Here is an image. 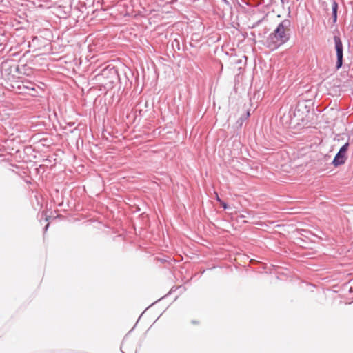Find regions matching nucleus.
<instances>
[{
  "mask_svg": "<svg viewBox=\"0 0 353 353\" xmlns=\"http://www.w3.org/2000/svg\"><path fill=\"white\" fill-rule=\"evenodd\" d=\"M291 21L285 19L281 21L275 30L271 32L265 40L266 46L272 50L279 48L290 39Z\"/></svg>",
  "mask_w": 353,
  "mask_h": 353,
  "instance_id": "obj_1",
  "label": "nucleus"
},
{
  "mask_svg": "<svg viewBox=\"0 0 353 353\" xmlns=\"http://www.w3.org/2000/svg\"><path fill=\"white\" fill-rule=\"evenodd\" d=\"M0 68L2 77L7 81L14 79L15 73H21L19 65L14 59H7L2 61Z\"/></svg>",
  "mask_w": 353,
  "mask_h": 353,
  "instance_id": "obj_2",
  "label": "nucleus"
},
{
  "mask_svg": "<svg viewBox=\"0 0 353 353\" xmlns=\"http://www.w3.org/2000/svg\"><path fill=\"white\" fill-rule=\"evenodd\" d=\"M98 77H103L109 80L110 83L114 82L119 77L117 70L114 66L108 65L101 70L100 73L97 74Z\"/></svg>",
  "mask_w": 353,
  "mask_h": 353,
  "instance_id": "obj_3",
  "label": "nucleus"
},
{
  "mask_svg": "<svg viewBox=\"0 0 353 353\" xmlns=\"http://www.w3.org/2000/svg\"><path fill=\"white\" fill-rule=\"evenodd\" d=\"M334 41L335 44V50L336 52V70L340 69L343 65V47L341 38L337 36H334Z\"/></svg>",
  "mask_w": 353,
  "mask_h": 353,
  "instance_id": "obj_4",
  "label": "nucleus"
},
{
  "mask_svg": "<svg viewBox=\"0 0 353 353\" xmlns=\"http://www.w3.org/2000/svg\"><path fill=\"white\" fill-rule=\"evenodd\" d=\"M348 147L349 143H346L340 148L332 163L334 167L340 166L345 163L347 159L345 154Z\"/></svg>",
  "mask_w": 353,
  "mask_h": 353,
  "instance_id": "obj_5",
  "label": "nucleus"
},
{
  "mask_svg": "<svg viewBox=\"0 0 353 353\" xmlns=\"http://www.w3.org/2000/svg\"><path fill=\"white\" fill-rule=\"evenodd\" d=\"M24 87V93L33 95L30 92L35 91L34 83L28 80H23L20 83Z\"/></svg>",
  "mask_w": 353,
  "mask_h": 353,
  "instance_id": "obj_6",
  "label": "nucleus"
},
{
  "mask_svg": "<svg viewBox=\"0 0 353 353\" xmlns=\"http://www.w3.org/2000/svg\"><path fill=\"white\" fill-rule=\"evenodd\" d=\"M331 7H332V17L333 19V23H336L337 20V10H338V3L335 0L331 1Z\"/></svg>",
  "mask_w": 353,
  "mask_h": 353,
  "instance_id": "obj_7",
  "label": "nucleus"
},
{
  "mask_svg": "<svg viewBox=\"0 0 353 353\" xmlns=\"http://www.w3.org/2000/svg\"><path fill=\"white\" fill-rule=\"evenodd\" d=\"M141 105H142V103L141 101L134 108L133 110H134V113L135 117H137L138 116L141 117L143 116L145 112H146V110H144L143 109L140 108V106H141Z\"/></svg>",
  "mask_w": 353,
  "mask_h": 353,
  "instance_id": "obj_8",
  "label": "nucleus"
},
{
  "mask_svg": "<svg viewBox=\"0 0 353 353\" xmlns=\"http://www.w3.org/2000/svg\"><path fill=\"white\" fill-rule=\"evenodd\" d=\"M21 82L22 81H16L12 85V88H16L19 93H24V87L20 84Z\"/></svg>",
  "mask_w": 353,
  "mask_h": 353,
  "instance_id": "obj_9",
  "label": "nucleus"
},
{
  "mask_svg": "<svg viewBox=\"0 0 353 353\" xmlns=\"http://www.w3.org/2000/svg\"><path fill=\"white\" fill-rule=\"evenodd\" d=\"M220 205L224 210H226L228 208V204L223 201H220Z\"/></svg>",
  "mask_w": 353,
  "mask_h": 353,
  "instance_id": "obj_10",
  "label": "nucleus"
},
{
  "mask_svg": "<svg viewBox=\"0 0 353 353\" xmlns=\"http://www.w3.org/2000/svg\"><path fill=\"white\" fill-rule=\"evenodd\" d=\"M250 116V112L249 111L247 112L246 113V115L244 117H241L240 119L241 120V121L243 122V121H245L248 117Z\"/></svg>",
  "mask_w": 353,
  "mask_h": 353,
  "instance_id": "obj_11",
  "label": "nucleus"
},
{
  "mask_svg": "<svg viewBox=\"0 0 353 353\" xmlns=\"http://www.w3.org/2000/svg\"><path fill=\"white\" fill-rule=\"evenodd\" d=\"M261 21H262V20L257 21L255 23H254V25L252 26V28L256 27L257 26H259L261 23Z\"/></svg>",
  "mask_w": 353,
  "mask_h": 353,
  "instance_id": "obj_12",
  "label": "nucleus"
},
{
  "mask_svg": "<svg viewBox=\"0 0 353 353\" xmlns=\"http://www.w3.org/2000/svg\"><path fill=\"white\" fill-rule=\"evenodd\" d=\"M174 41L177 43V45H176V47H177L178 50H179L180 47L179 41L177 39H175Z\"/></svg>",
  "mask_w": 353,
  "mask_h": 353,
  "instance_id": "obj_13",
  "label": "nucleus"
},
{
  "mask_svg": "<svg viewBox=\"0 0 353 353\" xmlns=\"http://www.w3.org/2000/svg\"><path fill=\"white\" fill-rule=\"evenodd\" d=\"M174 41L177 43V45H176V47H177L178 50H179L180 47L179 41L177 39H175Z\"/></svg>",
  "mask_w": 353,
  "mask_h": 353,
  "instance_id": "obj_14",
  "label": "nucleus"
},
{
  "mask_svg": "<svg viewBox=\"0 0 353 353\" xmlns=\"http://www.w3.org/2000/svg\"><path fill=\"white\" fill-rule=\"evenodd\" d=\"M48 227H49V224L48 223V224L45 226V228H44V232H45L47 231V230H48Z\"/></svg>",
  "mask_w": 353,
  "mask_h": 353,
  "instance_id": "obj_15",
  "label": "nucleus"
},
{
  "mask_svg": "<svg viewBox=\"0 0 353 353\" xmlns=\"http://www.w3.org/2000/svg\"><path fill=\"white\" fill-rule=\"evenodd\" d=\"M216 201H219L220 203V201H222L218 195H216Z\"/></svg>",
  "mask_w": 353,
  "mask_h": 353,
  "instance_id": "obj_16",
  "label": "nucleus"
},
{
  "mask_svg": "<svg viewBox=\"0 0 353 353\" xmlns=\"http://www.w3.org/2000/svg\"><path fill=\"white\" fill-rule=\"evenodd\" d=\"M4 41H2V39L0 38V46L3 45Z\"/></svg>",
  "mask_w": 353,
  "mask_h": 353,
  "instance_id": "obj_17",
  "label": "nucleus"
},
{
  "mask_svg": "<svg viewBox=\"0 0 353 353\" xmlns=\"http://www.w3.org/2000/svg\"><path fill=\"white\" fill-rule=\"evenodd\" d=\"M148 101H145V102L144 103V106H145V108H147V107H148Z\"/></svg>",
  "mask_w": 353,
  "mask_h": 353,
  "instance_id": "obj_18",
  "label": "nucleus"
},
{
  "mask_svg": "<svg viewBox=\"0 0 353 353\" xmlns=\"http://www.w3.org/2000/svg\"><path fill=\"white\" fill-rule=\"evenodd\" d=\"M281 1V3H284V0H280Z\"/></svg>",
  "mask_w": 353,
  "mask_h": 353,
  "instance_id": "obj_19",
  "label": "nucleus"
}]
</instances>
